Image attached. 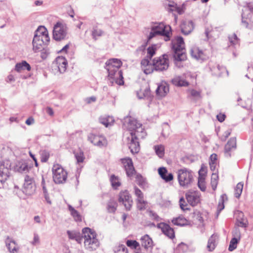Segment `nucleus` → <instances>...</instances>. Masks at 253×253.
<instances>
[{"mask_svg": "<svg viewBox=\"0 0 253 253\" xmlns=\"http://www.w3.org/2000/svg\"><path fill=\"white\" fill-rule=\"evenodd\" d=\"M141 65L142 69L146 74L152 73L155 69L154 61H153V63L151 64L148 58L142 59L141 62Z\"/></svg>", "mask_w": 253, "mask_h": 253, "instance_id": "20", "label": "nucleus"}, {"mask_svg": "<svg viewBox=\"0 0 253 253\" xmlns=\"http://www.w3.org/2000/svg\"><path fill=\"white\" fill-rule=\"evenodd\" d=\"M186 198L188 202L191 206H194L200 203V195L197 192L188 191L186 194Z\"/></svg>", "mask_w": 253, "mask_h": 253, "instance_id": "16", "label": "nucleus"}, {"mask_svg": "<svg viewBox=\"0 0 253 253\" xmlns=\"http://www.w3.org/2000/svg\"><path fill=\"white\" fill-rule=\"evenodd\" d=\"M154 149L156 154L159 156V157H163L165 154V148L163 145H159L155 146Z\"/></svg>", "mask_w": 253, "mask_h": 253, "instance_id": "37", "label": "nucleus"}, {"mask_svg": "<svg viewBox=\"0 0 253 253\" xmlns=\"http://www.w3.org/2000/svg\"><path fill=\"white\" fill-rule=\"evenodd\" d=\"M103 32L96 28H94L92 32V36L93 38L96 40L97 37L102 36Z\"/></svg>", "mask_w": 253, "mask_h": 253, "instance_id": "48", "label": "nucleus"}, {"mask_svg": "<svg viewBox=\"0 0 253 253\" xmlns=\"http://www.w3.org/2000/svg\"><path fill=\"white\" fill-rule=\"evenodd\" d=\"M48 158L49 154L45 152L42 154V161L45 162L47 161Z\"/></svg>", "mask_w": 253, "mask_h": 253, "instance_id": "60", "label": "nucleus"}, {"mask_svg": "<svg viewBox=\"0 0 253 253\" xmlns=\"http://www.w3.org/2000/svg\"><path fill=\"white\" fill-rule=\"evenodd\" d=\"M67 233L69 239L71 240H75L79 244H81L82 243L83 237V236H81V233L79 232L68 230Z\"/></svg>", "mask_w": 253, "mask_h": 253, "instance_id": "28", "label": "nucleus"}, {"mask_svg": "<svg viewBox=\"0 0 253 253\" xmlns=\"http://www.w3.org/2000/svg\"><path fill=\"white\" fill-rule=\"evenodd\" d=\"M194 28V23L191 20L184 21L181 25V32L185 35H188L191 33Z\"/></svg>", "mask_w": 253, "mask_h": 253, "instance_id": "21", "label": "nucleus"}, {"mask_svg": "<svg viewBox=\"0 0 253 253\" xmlns=\"http://www.w3.org/2000/svg\"><path fill=\"white\" fill-rule=\"evenodd\" d=\"M218 238V236L215 234L212 235L210 238L207 245V248L209 251H212L215 249L216 242Z\"/></svg>", "mask_w": 253, "mask_h": 253, "instance_id": "31", "label": "nucleus"}, {"mask_svg": "<svg viewBox=\"0 0 253 253\" xmlns=\"http://www.w3.org/2000/svg\"><path fill=\"white\" fill-rule=\"evenodd\" d=\"M5 244L9 251L11 253H17L19 251V247L16 242L9 237L5 240Z\"/></svg>", "mask_w": 253, "mask_h": 253, "instance_id": "23", "label": "nucleus"}, {"mask_svg": "<svg viewBox=\"0 0 253 253\" xmlns=\"http://www.w3.org/2000/svg\"><path fill=\"white\" fill-rule=\"evenodd\" d=\"M74 154L78 163H82L84 161V153L82 151H80L79 152H75Z\"/></svg>", "mask_w": 253, "mask_h": 253, "instance_id": "44", "label": "nucleus"}, {"mask_svg": "<svg viewBox=\"0 0 253 253\" xmlns=\"http://www.w3.org/2000/svg\"><path fill=\"white\" fill-rule=\"evenodd\" d=\"M30 167L27 163L23 160L18 162L15 167V170L21 173H26L29 171Z\"/></svg>", "mask_w": 253, "mask_h": 253, "instance_id": "27", "label": "nucleus"}, {"mask_svg": "<svg viewBox=\"0 0 253 253\" xmlns=\"http://www.w3.org/2000/svg\"><path fill=\"white\" fill-rule=\"evenodd\" d=\"M239 240L236 239L235 238H232L230 241V244L229 246L228 250L229 251H233L237 248V245Z\"/></svg>", "mask_w": 253, "mask_h": 253, "instance_id": "43", "label": "nucleus"}, {"mask_svg": "<svg viewBox=\"0 0 253 253\" xmlns=\"http://www.w3.org/2000/svg\"><path fill=\"white\" fill-rule=\"evenodd\" d=\"M171 222L174 225L177 226H182L189 224V221L188 220L180 216L173 218Z\"/></svg>", "mask_w": 253, "mask_h": 253, "instance_id": "32", "label": "nucleus"}, {"mask_svg": "<svg viewBox=\"0 0 253 253\" xmlns=\"http://www.w3.org/2000/svg\"><path fill=\"white\" fill-rule=\"evenodd\" d=\"M124 128L133 132V135L143 138L146 136V132L142 126V125L136 119L131 117H126L123 121Z\"/></svg>", "mask_w": 253, "mask_h": 253, "instance_id": "4", "label": "nucleus"}, {"mask_svg": "<svg viewBox=\"0 0 253 253\" xmlns=\"http://www.w3.org/2000/svg\"><path fill=\"white\" fill-rule=\"evenodd\" d=\"M115 253H127V250L124 246H119L116 248Z\"/></svg>", "mask_w": 253, "mask_h": 253, "instance_id": "53", "label": "nucleus"}, {"mask_svg": "<svg viewBox=\"0 0 253 253\" xmlns=\"http://www.w3.org/2000/svg\"><path fill=\"white\" fill-rule=\"evenodd\" d=\"M195 217L199 222V224L203 223L204 220L203 217L201 216V214H198Z\"/></svg>", "mask_w": 253, "mask_h": 253, "instance_id": "64", "label": "nucleus"}, {"mask_svg": "<svg viewBox=\"0 0 253 253\" xmlns=\"http://www.w3.org/2000/svg\"><path fill=\"white\" fill-rule=\"evenodd\" d=\"M227 200V195L226 194H222L219 199L218 206H224L226 203V202Z\"/></svg>", "mask_w": 253, "mask_h": 253, "instance_id": "52", "label": "nucleus"}, {"mask_svg": "<svg viewBox=\"0 0 253 253\" xmlns=\"http://www.w3.org/2000/svg\"><path fill=\"white\" fill-rule=\"evenodd\" d=\"M23 187L24 192L26 194L31 195L34 193L36 187L33 178L32 177L28 175L25 176Z\"/></svg>", "mask_w": 253, "mask_h": 253, "instance_id": "14", "label": "nucleus"}, {"mask_svg": "<svg viewBox=\"0 0 253 253\" xmlns=\"http://www.w3.org/2000/svg\"><path fill=\"white\" fill-rule=\"evenodd\" d=\"M130 136L127 137L128 146L132 154L137 153L140 150V146L138 139L139 137L133 135V132H130Z\"/></svg>", "mask_w": 253, "mask_h": 253, "instance_id": "13", "label": "nucleus"}, {"mask_svg": "<svg viewBox=\"0 0 253 253\" xmlns=\"http://www.w3.org/2000/svg\"><path fill=\"white\" fill-rule=\"evenodd\" d=\"M67 35L66 27L63 24L57 22L53 27V38L56 41H61L65 38Z\"/></svg>", "mask_w": 253, "mask_h": 253, "instance_id": "9", "label": "nucleus"}, {"mask_svg": "<svg viewBox=\"0 0 253 253\" xmlns=\"http://www.w3.org/2000/svg\"><path fill=\"white\" fill-rule=\"evenodd\" d=\"M135 194L137 197V201L140 204H145V202L143 199V195L142 192L140 189L137 187H135Z\"/></svg>", "mask_w": 253, "mask_h": 253, "instance_id": "35", "label": "nucleus"}, {"mask_svg": "<svg viewBox=\"0 0 253 253\" xmlns=\"http://www.w3.org/2000/svg\"><path fill=\"white\" fill-rule=\"evenodd\" d=\"M99 122L106 127H108L114 123V119L111 116L101 117L99 118Z\"/></svg>", "mask_w": 253, "mask_h": 253, "instance_id": "33", "label": "nucleus"}, {"mask_svg": "<svg viewBox=\"0 0 253 253\" xmlns=\"http://www.w3.org/2000/svg\"><path fill=\"white\" fill-rule=\"evenodd\" d=\"M40 243V238L39 236L37 234H34L33 241L32 242V244L33 245H36Z\"/></svg>", "mask_w": 253, "mask_h": 253, "instance_id": "58", "label": "nucleus"}, {"mask_svg": "<svg viewBox=\"0 0 253 253\" xmlns=\"http://www.w3.org/2000/svg\"><path fill=\"white\" fill-rule=\"evenodd\" d=\"M158 172L161 178L166 182L170 181L173 178L172 174L168 173L167 169L164 167L160 168Z\"/></svg>", "mask_w": 253, "mask_h": 253, "instance_id": "26", "label": "nucleus"}, {"mask_svg": "<svg viewBox=\"0 0 253 253\" xmlns=\"http://www.w3.org/2000/svg\"><path fill=\"white\" fill-rule=\"evenodd\" d=\"M122 163L125 169L126 174L128 176L132 175L134 172V169L131 159L129 158L122 159Z\"/></svg>", "mask_w": 253, "mask_h": 253, "instance_id": "18", "label": "nucleus"}, {"mask_svg": "<svg viewBox=\"0 0 253 253\" xmlns=\"http://www.w3.org/2000/svg\"><path fill=\"white\" fill-rule=\"evenodd\" d=\"M206 174V169L202 167L199 171V178H204L205 179Z\"/></svg>", "mask_w": 253, "mask_h": 253, "instance_id": "56", "label": "nucleus"}, {"mask_svg": "<svg viewBox=\"0 0 253 253\" xmlns=\"http://www.w3.org/2000/svg\"><path fill=\"white\" fill-rule=\"evenodd\" d=\"M231 130H228L224 132L223 136L221 137L223 141H225L226 139L230 135Z\"/></svg>", "mask_w": 253, "mask_h": 253, "instance_id": "62", "label": "nucleus"}, {"mask_svg": "<svg viewBox=\"0 0 253 253\" xmlns=\"http://www.w3.org/2000/svg\"><path fill=\"white\" fill-rule=\"evenodd\" d=\"M141 243L142 246L146 249L151 248L153 246V241L147 235H145L141 238Z\"/></svg>", "mask_w": 253, "mask_h": 253, "instance_id": "29", "label": "nucleus"}, {"mask_svg": "<svg viewBox=\"0 0 253 253\" xmlns=\"http://www.w3.org/2000/svg\"><path fill=\"white\" fill-rule=\"evenodd\" d=\"M217 119L220 122H222L224 121L225 115L224 114H219L216 116Z\"/></svg>", "mask_w": 253, "mask_h": 253, "instance_id": "61", "label": "nucleus"}, {"mask_svg": "<svg viewBox=\"0 0 253 253\" xmlns=\"http://www.w3.org/2000/svg\"><path fill=\"white\" fill-rule=\"evenodd\" d=\"M166 6L168 11H176L178 14H183L185 11L186 2H184L181 5H178L173 1H168L166 3Z\"/></svg>", "mask_w": 253, "mask_h": 253, "instance_id": "12", "label": "nucleus"}, {"mask_svg": "<svg viewBox=\"0 0 253 253\" xmlns=\"http://www.w3.org/2000/svg\"><path fill=\"white\" fill-rule=\"evenodd\" d=\"M217 156L215 154H212L211 155L210 157V162H214L216 163L217 160Z\"/></svg>", "mask_w": 253, "mask_h": 253, "instance_id": "63", "label": "nucleus"}, {"mask_svg": "<svg viewBox=\"0 0 253 253\" xmlns=\"http://www.w3.org/2000/svg\"><path fill=\"white\" fill-rule=\"evenodd\" d=\"M97 142V144H96V145L100 147L106 146L107 145V141L106 139L102 136H100Z\"/></svg>", "mask_w": 253, "mask_h": 253, "instance_id": "46", "label": "nucleus"}, {"mask_svg": "<svg viewBox=\"0 0 253 253\" xmlns=\"http://www.w3.org/2000/svg\"><path fill=\"white\" fill-rule=\"evenodd\" d=\"M153 61L155 70L156 71H163L166 70L169 66L168 56L166 54L155 58Z\"/></svg>", "mask_w": 253, "mask_h": 253, "instance_id": "10", "label": "nucleus"}, {"mask_svg": "<svg viewBox=\"0 0 253 253\" xmlns=\"http://www.w3.org/2000/svg\"><path fill=\"white\" fill-rule=\"evenodd\" d=\"M159 227L161 229L162 232L170 239H172L175 237L174 230L169 224L161 223L159 224Z\"/></svg>", "mask_w": 253, "mask_h": 253, "instance_id": "19", "label": "nucleus"}, {"mask_svg": "<svg viewBox=\"0 0 253 253\" xmlns=\"http://www.w3.org/2000/svg\"><path fill=\"white\" fill-rule=\"evenodd\" d=\"M181 209L183 211L186 215H189L190 214L193 213L192 210L190 208L187 207H180Z\"/></svg>", "mask_w": 253, "mask_h": 253, "instance_id": "55", "label": "nucleus"}, {"mask_svg": "<svg viewBox=\"0 0 253 253\" xmlns=\"http://www.w3.org/2000/svg\"><path fill=\"white\" fill-rule=\"evenodd\" d=\"M198 185L201 191H205L206 189L205 179L204 178H198Z\"/></svg>", "mask_w": 253, "mask_h": 253, "instance_id": "45", "label": "nucleus"}, {"mask_svg": "<svg viewBox=\"0 0 253 253\" xmlns=\"http://www.w3.org/2000/svg\"><path fill=\"white\" fill-rule=\"evenodd\" d=\"M233 238L239 240L241 238V233L238 228H235L232 232Z\"/></svg>", "mask_w": 253, "mask_h": 253, "instance_id": "54", "label": "nucleus"}, {"mask_svg": "<svg viewBox=\"0 0 253 253\" xmlns=\"http://www.w3.org/2000/svg\"><path fill=\"white\" fill-rule=\"evenodd\" d=\"M49 41V37L46 29L44 26H40L35 32L33 40V49L37 52L43 48Z\"/></svg>", "mask_w": 253, "mask_h": 253, "instance_id": "3", "label": "nucleus"}, {"mask_svg": "<svg viewBox=\"0 0 253 253\" xmlns=\"http://www.w3.org/2000/svg\"><path fill=\"white\" fill-rule=\"evenodd\" d=\"M243 188V183L242 182L238 183L235 188V196L236 198L240 197L242 194Z\"/></svg>", "mask_w": 253, "mask_h": 253, "instance_id": "39", "label": "nucleus"}, {"mask_svg": "<svg viewBox=\"0 0 253 253\" xmlns=\"http://www.w3.org/2000/svg\"><path fill=\"white\" fill-rule=\"evenodd\" d=\"M190 54L191 56L197 60H205L207 58V55L199 47L194 46L190 49Z\"/></svg>", "mask_w": 253, "mask_h": 253, "instance_id": "15", "label": "nucleus"}, {"mask_svg": "<svg viewBox=\"0 0 253 253\" xmlns=\"http://www.w3.org/2000/svg\"><path fill=\"white\" fill-rule=\"evenodd\" d=\"M126 245L131 249H136L139 247V243L135 240H127L126 242Z\"/></svg>", "mask_w": 253, "mask_h": 253, "instance_id": "47", "label": "nucleus"}, {"mask_svg": "<svg viewBox=\"0 0 253 253\" xmlns=\"http://www.w3.org/2000/svg\"><path fill=\"white\" fill-rule=\"evenodd\" d=\"M172 49L174 51L173 57L176 61H184L186 59L185 52V43L183 39L178 37L172 42Z\"/></svg>", "mask_w": 253, "mask_h": 253, "instance_id": "5", "label": "nucleus"}, {"mask_svg": "<svg viewBox=\"0 0 253 253\" xmlns=\"http://www.w3.org/2000/svg\"><path fill=\"white\" fill-rule=\"evenodd\" d=\"M15 69L18 72H20L24 70L30 71L31 70V66L26 61H22L21 62L16 64Z\"/></svg>", "mask_w": 253, "mask_h": 253, "instance_id": "30", "label": "nucleus"}, {"mask_svg": "<svg viewBox=\"0 0 253 253\" xmlns=\"http://www.w3.org/2000/svg\"><path fill=\"white\" fill-rule=\"evenodd\" d=\"M67 61L62 56L57 57L52 64L53 70L57 71L55 73L58 72L60 74L64 73L67 68Z\"/></svg>", "mask_w": 253, "mask_h": 253, "instance_id": "11", "label": "nucleus"}, {"mask_svg": "<svg viewBox=\"0 0 253 253\" xmlns=\"http://www.w3.org/2000/svg\"><path fill=\"white\" fill-rule=\"evenodd\" d=\"M82 234L85 250L89 252H92L99 247L100 242L97 238V234L95 231L88 227H85L82 229Z\"/></svg>", "mask_w": 253, "mask_h": 253, "instance_id": "2", "label": "nucleus"}, {"mask_svg": "<svg viewBox=\"0 0 253 253\" xmlns=\"http://www.w3.org/2000/svg\"><path fill=\"white\" fill-rule=\"evenodd\" d=\"M100 136L96 135L94 134L90 133L88 136V140L90 141L92 143H93L94 145H96L97 144V141L99 140V138Z\"/></svg>", "mask_w": 253, "mask_h": 253, "instance_id": "42", "label": "nucleus"}, {"mask_svg": "<svg viewBox=\"0 0 253 253\" xmlns=\"http://www.w3.org/2000/svg\"><path fill=\"white\" fill-rule=\"evenodd\" d=\"M170 27L166 26L163 23H156L151 27V31L148 36V40H151L158 36H164L168 39L170 35Z\"/></svg>", "mask_w": 253, "mask_h": 253, "instance_id": "6", "label": "nucleus"}, {"mask_svg": "<svg viewBox=\"0 0 253 253\" xmlns=\"http://www.w3.org/2000/svg\"><path fill=\"white\" fill-rule=\"evenodd\" d=\"M236 148V139L235 137L231 138L228 141L225 146V153L227 157H230L231 154L229 153L232 149Z\"/></svg>", "mask_w": 253, "mask_h": 253, "instance_id": "25", "label": "nucleus"}, {"mask_svg": "<svg viewBox=\"0 0 253 253\" xmlns=\"http://www.w3.org/2000/svg\"><path fill=\"white\" fill-rule=\"evenodd\" d=\"M122 65V61L116 58L110 59L106 62L105 68L108 73V78L112 84L115 82L119 85L124 84L123 73L119 70Z\"/></svg>", "mask_w": 253, "mask_h": 253, "instance_id": "1", "label": "nucleus"}, {"mask_svg": "<svg viewBox=\"0 0 253 253\" xmlns=\"http://www.w3.org/2000/svg\"><path fill=\"white\" fill-rule=\"evenodd\" d=\"M169 91V87L166 83H162L159 84L156 90V95L159 98L165 97Z\"/></svg>", "mask_w": 253, "mask_h": 253, "instance_id": "22", "label": "nucleus"}, {"mask_svg": "<svg viewBox=\"0 0 253 253\" xmlns=\"http://www.w3.org/2000/svg\"><path fill=\"white\" fill-rule=\"evenodd\" d=\"M190 94L192 96L197 98L200 97V92L194 89H192L190 91Z\"/></svg>", "mask_w": 253, "mask_h": 253, "instance_id": "59", "label": "nucleus"}, {"mask_svg": "<svg viewBox=\"0 0 253 253\" xmlns=\"http://www.w3.org/2000/svg\"><path fill=\"white\" fill-rule=\"evenodd\" d=\"M119 201L124 206H131L132 199L128 192L126 190L121 191L119 194Z\"/></svg>", "mask_w": 253, "mask_h": 253, "instance_id": "17", "label": "nucleus"}, {"mask_svg": "<svg viewBox=\"0 0 253 253\" xmlns=\"http://www.w3.org/2000/svg\"><path fill=\"white\" fill-rule=\"evenodd\" d=\"M137 95L140 99L147 98H149L151 96V91L148 85L143 86L139 90L137 91Z\"/></svg>", "mask_w": 253, "mask_h": 253, "instance_id": "24", "label": "nucleus"}, {"mask_svg": "<svg viewBox=\"0 0 253 253\" xmlns=\"http://www.w3.org/2000/svg\"><path fill=\"white\" fill-rule=\"evenodd\" d=\"M110 181L113 187L115 189L117 188L121 185V183L118 177L115 176L114 175H112L111 176Z\"/></svg>", "mask_w": 253, "mask_h": 253, "instance_id": "40", "label": "nucleus"}, {"mask_svg": "<svg viewBox=\"0 0 253 253\" xmlns=\"http://www.w3.org/2000/svg\"><path fill=\"white\" fill-rule=\"evenodd\" d=\"M156 48L154 46H151L147 48V58H151L155 54Z\"/></svg>", "mask_w": 253, "mask_h": 253, "instance_id": "51", "label": "nucleus"}, {"mask_svg": "<svg viewBox=\"0 0 253 253\" xmlns=\"http://www.w3.org/2000/svg\"><path fill=\"white\" fill-rule=\"evenodd\" d=\"M234 215L235 216L237 220L242 219L244 216V214L242 211H237L235 212Z\"/></svg>", "mask_w": 253, "mask_h": 253, "instance_id": "57", "label": "nucleus"}, {"mask_svg": "<svg viewBox=\"0 0 253 253\" xmlns=\"http://www.w3.org/2000/svg\"><path fill=\"white\" fill-rule=\"evenodd\" d=\"M169 133H170L169 126L167 125H164L163 127V130L162 131V135L164 137H167L169 135Z\"/></svg>", "mask_w": 253, "mask_h": 253, "instance_id": "49", "label": "nucleus"}, {"mask_svg": "<svg viewBox=\"0 0 253 253\" xmlns=\"http://www.w3.org/2000/svg\"><path fill=\"white\" fill-rule=\"evenodd\" d=\"M229 40L231 45H235L238 43L239 39L236 35L234 34L229 36Z\"/></svg>", "mask_w": 253, "mask_h": 253, "instance_id": "50", "label": "nucleus"}, {"mask_svg": "<svg viewBox=\"0 0 253 253\" xmlns=\"http://www.w3.org/2000/svg\"><path fill=\"white\" fill-rule=\"evenodd\" d=\"M218 176L217 173H213L211 177V185L212 189L215 190L218 184Z\"/></svg>", "mask_w": 253, "mask_h": 253, "instance_id": "38", "label": "nucleus"}, {"mask_svg": "<svg viewBox=\"0 0 253 253\" xmlns=\"http://www.w3.org/2000/svg\"><path fill=\"white\" fill-rule=\"evenodd\" d=\"M42 189L44 193L45 199L47 202V204L49 205L51 204V202L50 200L49 197L46 194L47 192V189L45 188V181L43 176H42Z\"/></svg>", "mask_w": 253, "mask_h": 253, "instance_id": "41", "label": "nucleus"}, {"mask_svg": "<svg viewBox=\"0 0 253 253\" xmlns=\"http://www.w3.org/2000/svg\"><path fill=\"white\" fill-rule=\"evenodd\" d=\"M69 210L74 219L77 221H82V216L79 212L75 210L72 207H69Z\"/></svg>", "mask_w": 253, "mask_h": 253, "instance_id": "36", "label": "nucleus"}, {"mask_svg": "<svg viewBox=\"0 0 253 253\" xmlns=\"http://www.w3.org/2000/svg\"><path fill=\"white\" fill-rule=\"evenodd\" d=\"M178 180L179 185L184 187H188L193 181L192 172L187 169L184 168L178 171Z\"/></svg>", "mask_w": 253, "mask_h": 253, "instance_id": "7", "label": "nucleus"}, {"mask_svg": "<svg viewBox=\"0 0 253 253\" xmlns=\"http://www.w3.org/2000/svg\"><path fill=\"white\" fill-rule=\"evenodd\" d=\"M172 83L175 85L179 86H187L188 85V82L180 77H176L174 78L172 80Z\"/></svg>", "mask_w": 253, "mask_h": 253, "instance_id": "34", "label": "nucleus"}, {"mask_svg": "<svg viewBox=\"0 0 253 253\" xmlns=\"http://www.w3.org/2000/svg\"><path fill=\"white\" fill-rule=\"evenodd\" d=\"M52 171L55 183L61 184L65 182L67 178V172L60 165L54 164Z\"/></svg>", "mask_w": 253, "mask_h": 253, "instance_id": "8", "label": "nucleus"}]
</instances>
